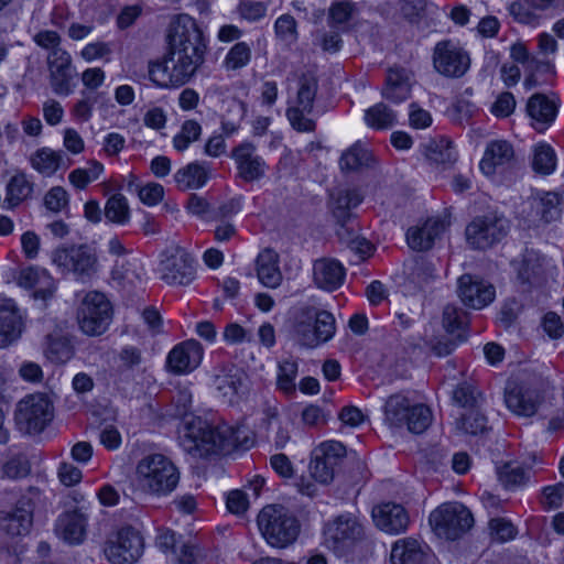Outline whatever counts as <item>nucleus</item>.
<instances>
[{"label": "nucleus", "instance_id": "0eeeda50", "mask_svg": "<svg viewBox=\"0 0 564 564\" xmlns=\"http://www.w3.org/2000/svg\"><path fill=\"white\" fill-rule=\"evenodd\" d=\"M54 417V405L44 393H33L21 399L15 406L14 423L22 434L42 433Z\"/></svg>", "mask_w": 564, "mask_h": 564}, {"label": "nucleus", "instance_id": "412c9836", "mask_svg": "<svg viewBox=\"0 0 564 564\" xmlns=\"http://www.w3.org/2000/svg\"><path fill=\"white\" fill-rule=\"evenodd\" d=\"M203 358V347L194 339L176 345L167 355L166 366L176 375L186 373L197 368Z\"/></svg>", "mask_w": 564, "mask_h": 564}, {"label": "nucleus", "instance_id": "e2e57ef3", "mask_svg": "<svg viewBox=\"0 0 564 564\" xmlns=\"http://www.w3.org/2000/svg\"><path fill=\"white\" fill-rule=\"evenodd\" d=\"M564 498V484L558 482L547 486L542 491L541 503L544 509H557L562 506Z\"/></svg>", "mask_w": 564, "mask_h": 564}, {"label": "nucleus", "instance_id": "6e6d98bb", "mask_svg": "<svg viewBox=\"0 0 564 564\" xmlns=\"http://www.w3.org/2000/svg\"><path fill=\"white\" fill-rule=\"evenodd\" d=\"M532 167L541 174H550L555 169V153L550 145H536L532 160Z\"/></svg>", "mask_w": 564, "mask_h": 564}, {"label": "nucleus", "instance_id": "423d86ee", "mask_svg": "<svg viewBox=\"0 0 564 564\" xmlns=\"http://www.w3.org/2000/svg\"><path fill=\"white\" fill-rule=\"evenodd\" d=\"M324 544L337 557L348 558L365 539V528L358 517L343 513L324 527Z\"/></svg>", "mask_w": 564, "mask_h": 564}, {"label": "nucleus", "instance_id": "c03bdc74", "mask_svg": "<svg viewBox=\"0 0 564 564\" xmlns=\"http://www.w3.org/2000/svg\"><path fill=\"white\" fill-rule=\"evenodd\" d=\"M104 214L113 224H128L130 220V207L127 198L120 193L113 194L107 199Z\"/></svg>", "mask_w": 564, "mask_h": 564}, {"label": "nucleus", "instance_id": "cd10ccee", "mask_svg": "<svg viewBox=\"0 0 564 564\" xmlns=\"http://www.w3.org/2000/svg\"><path fill=\"white\" fill-rule=\"evenodd\" d=\"M87 519L78 510L61 514L56 521L55 531L57 535L69 544L80 543L86 534Z\"/></svg>", "mask_w": 564, "mask_h": 564}, {"label": "nucleus", "instance_id": "69168bd1", "mask_svg": "<svg viewBox=\"0 0 564 564\" xmlns=\"http://www.w3.org/2000/svg\"><path fill=\"white\" fill-rule=\"evenodd\" d=\"M516 104L514 96L509 91H503L491 105L490 111L497 118H507L514 111Z\"/></svg>", "mask_w": 564, "mask_h": 564}, {"label": "nucleus", "instance_id": "7c9ffc66", "mask_svg": "<svg viewBox=\"0 0 564 564\" xmlns=\"http://www.w3.org/2000/svg\"><path fill=\"white\" fill-rule=\"evenodd\" d=\"M505 401L509 410L517 415L532 416L535 414L540 399L535 391L514 386L507 389Z\"/></svg>", "mask_w": 564, "mask_h": 564}, {"label": "nucleus", "instance_id": "7ed1b4c3", "mask_svg": "<svg viewBox=\"0 0 564 564\" xmlns=\"http://www.w3.org/2000/svg\"><path fill=\"white\" fill-rule=\"evenodd\" d=\"M181 473L164 454L150 453L140 458L134 469L138 489L149 496L166 497L178 486Z\"/></svg>", "mask_w": 564, "mask_h": 564}, {"label": "nucleus", "instance_id": "4c0bfd02", "mask_svg": "<svg viewBox=\"0 0 564 564\" xmlns=\"http://www.w3.org/2000/svg\"><path fill=\"white\" fill-rule=\"evenodd\" d=\"M31 164L41 174L50 176L65 165V155L62 151L42 148L31 156Z\"/></svg>", "mask_w": 564, "mask_h": 564}, {"label": "nucleus", "instance_id": "c9c22d12", "mask_svg": "<svg viewBox=\"0 0 564 564\" xmlns=\"http://www.w3.org/2000/svg\"><path fill=\"white\" fill-rule=\"evenodd\" d=\"M425 558L426 553L421 544L413 539L398 540L390 554L392 564H424Z\"/></svg>", "mask_w": 564, "mask_h": 564}, {"label": "nucleus", "instance_id": "4d7b16f0", "mask_svg": "<svg viewBox=\"0 0 564 564\" xmlns=\"http://www.w3.org/2000/svg\"><path fill=\"white\" fill-rule=\"evenodd\" d=\"M468 324L466 312L455 305H446L443 311V326L448 333L462 330Z\"/></svg>", "mask_w": 564, "mask_h": 564}, {"label": "nucleus", "instance_id": "09e8293b", "mask_svg": "<svg viewBox=\"0 0 564 564\" xmlns=\"http://www.w3.org/2000/svg\"><path fill=\"white\" fill-rule=\"evenodd\" d=\"M44 354L48 360L55 364H65L73 356L69 343L63 337L46 336Z\"/></svg>", "mask_w": 564, "mask_h": 564}, {"label": "nucleus", "instance_id": "20e7f679", "mask_svg": "<svg viewBox=\"0 0 564 564\" xmlns=\"http://www.w3.org/2000/svg\"><path fill=\"white\" fill-rule=\"evenodd\" d=\"M257 524L265 542L276 549L292 545L301 532L297 517L282 505L264 506L257 517Z\"/></svg>", "mask_w": 564, "mask_h": 564}, {"label": "nucleus", "instance_id": "aec40b11", "mask_svg": "<svg viewBox=\"0 0 564 564\" xmlns=\"http://www.w3.org/2000/svg\"><path fill=\"white\" fill-rule=\"evenodd\" d=\"M458 295L465 305L480 310L495 300L496 290L481 279L464 274L458 279Z\"/></svg>", "mask_w": 564, "mask_h": 564}, {"label": "nucleus", "instance_id": "4be33fe9", "mask_svg": "<svg viewBox=\"0 0 564 564\" xmlns=\"http://www.w3.org/2000/svg\"><path fill=\"white\" fill-rule=\"evenodd\" d=\"M372 518L380 530L392 534L405 531L410 522L406 510L401 505L392 502L373 508Z\"/></svg>", "mask_w": 564, "mask_h": 564}, {"label": "nucleus", "instance_id": "8fccbe9b", "mask_svg": "<svg viewBox=\"0 0 564 564\" xmlns=\"http://www.w3.org/2000/svg\"><path fill=\"white\" fill-rule=\"evenodd\" d=\"M251 56V46L246 42H237L228 51L224 59V67L227 70L241 69L250 63Z\"/></svg>", "mask_w": 564, "mask_h": 564}, {"label": "nucleus", "instance_id": "de8ad7c7", "mask_svg": "<svg viewBox=\"0 0 564 564\" xmlns=\"http://www.w3.org/2000/svg\"><path fill=\"white\" fill-rule=\"evenodd\" d=\"M297 361L292 358L283 359L278 366V388L285 394H293L296 390Z\"/></svg>", "mask_w": 564, "mask_h": 564}, {"label": "nucleus", "instance_id": "1a4fd4ad", "mask_svg": "<svg viewBox=\"0 0 564 564\" xmlns=\"http://www.w3.org/2000/svg\"><path fill=\"white\" fill-rule=\"evenodd\" d=\"M429 521L438 536L456 540L473 527L474 517L463 503L447 502L433 510Z\"/></svg>", "mask_w": 564, "mask_h": 564}, {"label": "nucleus", "instance_id": "3c124183", "mask_svg": "<svg viewBox=\"0 0 564 564\" xmlns=\"http://www.w3.org/2000/svg\"><path fill=\"white\" fill-rule=\"evenodd\" d=\"M432 422V412L429 406L424 404H413L406 416L409 431L420 434L424 432Z\"/></svg>", "mask_w": 564, "mask_h": 564}, {"label": "nucleus", "instance_id": "39448f33", "mask_svg": "<svg viewBox=\"0 0 564 564\" xmlns=\"http://www.w3.org/2000/svg\"><path fill=\"white\" fill-rule=\"evenodd\" d=\"M335 332V317L332 313L308 305L296 311L292 334L299 345L307 348L317 347L333 338Z\"/></svg>", "mask_w": 564, "mask_h": 564}, {"label": "nucleus", "instance_id": "79ce46f5", "mask_svg": "<svg viewBox=\"0 0 564 564\" xmlns=\"http://www.w3.org/2000/svg\"><path fill=\"white\" fill-rule=\"evenodd\" d=\"M452 400L456 405L467 411L481 406L482 394L473 383L464 381L453 390Z\"/></svg>", "mask_w": 564, "mask_h": 564}, {"label": "nucleus", "instance_id": "ea45409f", "mask_svg": "<svg viewBox=\"0 0 564 564\" xmlns=\"http://www.w3.org/2000/svg\"><path fill=\"white\" fill-rule=\"evenodd\" d=\"M426 159L434 164H452L456 161V151L447 139L432 140L425 145Z\"/></svg>", "mask_w": 564, "mask_h": 564}, {"label": "nucleus", "instance_id": "49530a36", "mask_svg": "<svg viewBox=\"0 0 564 564\" xmlns=\"http://www.w3.org/2000/svg\"><path fill=\"white\" fill-rule=\"evenodd\" d=\"M371 161V153L359 144H354L346 150L339 160L343 171H357L362 166H368Z\"/></svg>", "mask_w": 564, "mask_h": 564}, {"label": "nucleus", "instance_id": "393cba45", "mask_svg": "<svg viewBox=\"0 0 564 564\" xmlns=\"http://www.w3.org/2000/svg\"><path fill=\"white\" fill-rule=\"evenodd\" d=\"M22 317L12 300L0 302V348L10 346L22 334Z\"/></svg>", "mask_w": 564, "mask_h": 564}, {"label": "nucleus", "instance_id": "5701e85b", "mask_svg": "<svg viewBox=\"0 0 564 564\" xmlns=\"http://www.w3.org/2000/svg\"><path fill=\"white\" fill-rule=\"evenodd\" d=\"M345 275V268L335 259L322 258L313 264V281L318 289L335 291L344 283Z\"/></svg>", "mask_w": 564, "mask_h": 564}, {"label": "nucleus", "instance_id": "052dcab7", "mask_svg": "<svg viewBox=\"0 0 564 564\" xmlns=\"http://www.w3.org/2000/svg\"><path fill=\"white\" fill-rule=\"evenodd\" d=\"M541 215L542 218L546 221L556 220L561 215V197L553 192L545 193L541 199Z\"/></svg>", "mask_w": 564, "mask_h": 564}, {"label": "nucleus", "instance_id": "f03ea898", "mask_svg": "<svg viewBox=\"0 0 564 564\" xmlns=\"http://www.w3.org/2000/svg\"><path fill=\"white\" fill-rule=\"evenodd\" d=\"M240 429H232L226 424L212 425L200 417H193L186 423L181 445L187 453L206 457L213 454L228 453L237 446L249 447L252 441L240 438Z\"/></svg>", "mask_w": 564, "mask_h": 564}, {"label": "nucleus", "instance_id": "4468645a", "mask_svg": "<svg viewBox=\"0 0 564 564\" xmlns=\"http://www.w3.org/2000/svg\"><path fill=\"white\" fill-rule=\"evenodd\" d=\"M509 221L502 215L489 213L475 217L466 227L468 245L474 249H487L507 236Z\"/></svg>", "mask_w": 564, "mask_h": 564}, {"label": "nucleus", "instance_id": "774afa93", "mask_svg": "<svg viewBox=\"0 0 564 564\" xmlns=\"http://www.w3.org/2000/svg\"><path fill=\"white\" fill-rule=\"evenodd\" d=\"M67 204V192L61 186L52 187L44 197L45 207L53 213L61 212Z\"/></svg>", "mask_w": 564, "mask_h": 564}, {"label": "nucleus", "instance_id": "9d476101", "mask_svg": "<svg viewBox=\"0 0 564 564\" xmlns=\"http://www.w3.org/2000/svg\"><path fill=\"white\" fill-rule=\"evenodd\" d=\"M76 318L84 334L100 336L108 329L111 323V304L105 294L97 291L88 292L77 308Z\"/></svg>", "mask_w": 564, "mask_h": 564}, {"label": "nucleus", "instance_id": "ddd939ff", "mask_svg": "<svg viewBox=\"0 0 564 564\" xmlns=\"http://www.w3.org/2000/svg\"><path fill=\"white\" fill-rule=\"evenodd\" d=\"M434 70L449 79L464 77L470 68L469 53L452 40H443L435 44L432 52Z\"/></svg>", "mask_w": 564, "mask_h": 564}, {"label": "nucleus", "instance_id": "a211bd4d", "mask_svg": "<svg viewBox=\"0 0 564 564\" xmlns=\"http://www.w3.org/2000/svg\"><path fill=\"white\" fill-rule=\"evenodd\" d=\"M51 86L57 95L67 96L73 93L74 68L72 57L65 50L51 51L47 56Z\"/></svg>", "mask_w": 564, "mask_h": 564}, {"label": "nucleus", "instance_id": "e433bc0d", "mask_svg": "<svg viewBox=\"0 0 564 564\" xmlns=\"http://www.w3.org/2000/svg\"><path fill=\"white\" fill-rule=\"evenodd\" d=\"M33 193V183L29 181L24 173H17L10 177L6 186L4 204L7 208L18 207L20 204L31 198Z\"/></svg>", "mask_w": 564, "mask_h": 564}, {"label": "nucleus", "instance_id": "a878e982", "mask_svg": "<svg viewBox=\"0 0 564 564\" xmlns=\"http://www.w3.org/2000/svg\"><path fill=\"white\" fill-rule=\"evenodd\" d=\"M364 200V196L357 188L340 189L333 195L332 210L334 217L340 224L338 236L340 239L345 238V235L350 236L346 223L350 219L352 208H356Z\"/></svg>", "mask_w": 564, "mask_h": 564}, {"label": "nucleus", "instance_id": "f704fd0d", "mask_svg": "<svg viewBox=\"0 0 564 564\" xmlns=\"http://www.w3.org/2000/svg\"><path fill=\"white\" fill-rule=\"evenodd\" d=\"M527 112L534 121L535 130L542 132L555 119L556 107L545 96L535 94L528 101Z\"/></svg>", "mask_w": 564, "mask_h": 564}, {"label": "nucleus", "instance_id": "58836bf2", "mask_svg": "<svg viewBox=\"0 0 564 564\" xmlns=\"http://www.w3.org/2000/svg\"><path fill=\"white\" fill-rule=\"evenodd\" d=\"M413 406L410 400L401 393L392 394L384 405V419L391 426L401 427L406 423L409 411Z\"/></svg>", "mask_w": 564, "mask_h": 564}, {"label": "nucleus", "instance_id": "0e129e2a", "mask_svg": "<svg viewBox=\"0 0 564 564\" xmlns=\"http://www.w3.org/2000/svg\"><path fill=\"white\" fill-rule=\"evenodd\" d=\"M2 473L10 479L23 478L30 473L29 462L22 456H14L3 465Z\"/></svg>", "mask_w": 564, "mask_h": 564}, {"label": "nucleus", "instance_id": "c85d7f7f", "mask_svg": "<svg viewBox=\"0 0 564 564\" xmlns=\"http://www.w3.org/2000/svg\"><path fill=\"white\" fill-rule=\"evenodd\" d=\"M18 284L25 289H34V297L46 300L54 291L53 279L44 269L30 265L20 270Z\"/></svg>", "mask_w": 564, "mask_h": 564}, {"label": "nucleus", "instance_id": "bf43d9fd", "mask_svg": "<svg viewBox=\"0 0 564 564\" xmlns=\"http://www.w3.org/2000/svg\"><path fill=\"white\" fill-rule=\"evenodd\" d=\"M489 529L492 539L498 542L513 540L518 533L516 527L503 518H494L489 521Z\"/></svg>", "mask_w": 564, "mask_h": 564}, {"label": "nucleus", "instance_id": "f3484780", "mask_svg": "<svg viewBox=\"0 0 564 564\" xmlns=\"http://www.w3.org/2000/svg\"><path fill=\"white\" fill-rule=\"evenodd\" d=\"M231 158L236 164L237 176L246 183L259 181L267 173L268 165L251 142H242L235 147Z\"/></svg>", "mask_w": 564, "mask_h": 564}, {"label": "nucleus", "instance_id": "72a5a7b5", "mask_svg": "<svg viewBox=\"0 0 564 564\" xmlns=\"http://www.w3.org/2000/svg\"><path fill=\"white\" fill-rule=\"evenodd\" d=\"M257 274L259 281L267 288H278L282 282L279 268V256L272 249H264L257 258Z\"/></svg>", "mask_w": 564, "mask_h": 564}, {"label": "nucleus", "instance_id": "2f4dec72", "mask_svg": "<svg viewBox=\"0 0 564 564\" xmlns=\"http://www.w3.org/2000/svg\"><path fill=\"white\" fill-rule=\"evenodd\" d=\"M410 72L400 66L389 68L382 96L392 102H401L410 96Z\"/></svg>", "mask_w": 564, "mask_h": 564}, {"label": "nucleus", "instance_id": "13d9d810", "mask_svg": "<svg viewBox=\"0 0 564 564\" xmlns=\"http://www.w3.org/2000/svg\"><path fill=\"white\" fill-rule=\"evenodd\" d=\"M499 480L506 488H514L523 485L528 475L527 471L518 465L506 464L498 469Z\"/></svg>", "mask_w": 564, "mask_h": 564}, {"label": "nucleus", "instance_id": "bb28decb", "mask_svg": "<svg viewBox=\"0 0 564 564\" xmlns=\"http://www.w3.org/2000/svg\"><path fill=\"white\" fill-rule=\"evenodd\" d=\"M545 273V258L533 249H527L518 267V280L524 290L539 285Z\"/></svg>", "mask_w": 564, "mask_h": 564}, {"label": "nucleus", "instance_id": "603ef678", "mask_svg": "<svg viewBox=\"0 0 564 564\" xmlns=\"http://www.w3.org/2000/svg\"><path fill=\"white\" fill-rule=\"evenodd\" d=\"M104 171V165L98 161H90L86 169H75L68 175L69 182L79 189L85 188L90 182L96 181Z\"/></svg>", "mask_w": 564, "mask_h": 564}, {"label": "nucleus", "instance_id": "9b49d317", "mask_svg": "<svg viewBox=\"0 0 564 564\" xmlns=\"http://www.w3.org/2000/svg\"><path fill=\"white\" fill-rule=\"evenodd\" d=\"M52 261L63 273H73L82 280L98 271L96 249L87 243L59 247L52 252Z\"/></svg>", "mask_w": 564, "mask_h": 564}, {"label": "nucleus", "instance_id": "c756f323", "mask_svg": "<svg viewBox=\"0 0 564 564\" xmlns=\"http://www.w3.org/2000/svg\"><path fill=\"white\" fill-rule=\"evenodd\" d=\"M445 227L446 224L442 219H429L422 227L410 228L406 232L409 247L417 251L430 249Z\"/></svg>", "mask_w": 564, "mask_h": 564}, {"label": "nucleus", "instance_id": "680f3d73", "mask_svg": "<svg viewBox=\"0 0 564 564\" xmlns=\"http://www.w3.org/2000/svg\"><path fill=\"white\" fill-rule=\"evenodd\" d=\"M237 11L240 18L249 22H256L265 15L267 6L260 1L243 0L240 1Z\"/></svg>", "mask_w": 564, "mask_h": 564}, {"label": "nucleus", "instance_id": "473e14b6", "mask_svg": "<svg viewBox=\"0 0 564 564\" xmlns=\"http://www.w3.org/2000/svg\"><path fill=\"white\" fill-rule=\"evenodd\" d=\"M209 174L208 163L192 162L174 174V182L181 191L198 189L207 183Z\"/></svg>", "mask_w": 564, "mask_h": 564}, {"label": "nucleus", "instance_id": "6e6552de", "mask_svg": "<svg viewBox=\"0 0 564 564\" xmlns=\"http://www.w3.org/2000/svg\"><path fill=\"white\" fill-rule=\"evenodd\" d=\"M318 90V82L311 73L302 74L299 78L296 97L286 108V118L297 132H314L316 121L311 117Z\"/></svg>", "mask_w": 564, "mask_h": 564}, {"label": "nucleus", "instance_id": "338daca9", "mask_svg": "<svg viewBox=\"0 0 564 564\" xmlns=\"http://www.w3.org/2000/svg\"><path fill=\"white\" fill-rule=\"evenodd\" d=\"M310 471L312 477L321 484H329L335 476L336 470L330 467L325 460L321 459L314 454V458L310 464Z\"/></svg>", "mask_w": 564, "mask_h": 564}, {"label": "nucleus", "instance_id": "f257e3e1", "mask_svg": "<svg viewBox=\"0 0 564 564\" xmlns=\"http://www.w3.org/2000/svg\"><path fill=\"white\" fill-rule=\"evenodd\" d=\"M169 51L162 61L149 64V77L159 87H181L188 83L205 59L206 44L195 19L175 15L169 26Z\"/></svg>", "mask_w": 564, "mask_h": 564}, {"label": "nucleus", "instance_id": "2eb2a0df", "mask_svg": "<svg viewBox=\"0 0 564 564\" xmlns=\"http://www.w3.org/2000/svg\"><path fill=\"white\" fill-rule=\"evenodd\" d=\"M143 551V540L132 527H123L111 534L105 544V555L113 564H132Z\"/></svg>", "mask_w": 564, "mask_h": 564}, {"label": "nucleus", "instance_id": "f8f14e48", "mask_svg": "<svg viewBox=\"0 0 564 564\" xmlns=\"http://www.w3.org/2000/svg\"><path fill=\"white\" fill-rule=\"evenodd\" d=\"M41 502V490L29 487L12 510L0 513V528L11 536L26 535L33 524L34 510Z\"/></svg>", "mask_w": 564, "mask_h": 564}, {"label": "nucleus", "instance_id": "864d4df0", "mask_svg": "<svg viewBox=\"0 0 564 564\" xmlns=\"http://www.w3.org/2000/svg\"><path fill=\"white\" fill-rule=\"evenodd\" d=\"M276 39L286 46L297 41V23L291 14H282L274 23Z\"/></svg>", "mask_w": 564, "mask_h": 564}, {"label": "nucleus", "instance_id": "a19ab883", "mask_svg": "<svg viewBox=\"0 0 564 564\" xmlns=\"http://www.w3.org/2000/svg\"><path fill=\"white\" fill-rule=\"evenodd\" d=\"M456 429L470 435H478L487 431V416L482 413L481 406L465 411L456 420Z\"/></svg>", "mask_w": 564, "mask_h": 564}, {"label": "nucleus", "instance_id": "5fc2aeb1", "mask_svg": "<svg viewBox=\"0 0 564 564\" xmlns=\"http://www.w3.org/2000/svg\"><path fill=\"white\" fill-rule=\"evenodd\" d=\"M202 133L200 124L195 120H186L181 127V131L173 138L174 148L183 152L189 144L196 141Z\"/></svg>", "mask_w": 564, "mask_h": 564}, {"label": "nucleus", "instance_id": "b1692460", "mask_svg": "<svg viewBox=\"0 0 564 564\" xmlns=\"http://www.w3.org/2000/svg\"><path fill=\"white\" fill-rule=\"evenodd\" d=\"M243 381V371L232 364H224L215 369L214 386L229 403L235 402Z\"/></svg>", "mask_w": 564, "mask_h": 564}, {"label": "nucleus", "instance_id": "dca6fc26", "mask_svg": "<svg viewBox=\"0 0 564 564\" xmlns=\"http://www.w3.org/2000/svg\"><path fill=\"white\" fill-rule=\"evenodd\" d=\"M159 272L169 285H187L195 276L194 259L181 247L169 248L162 253Z\"/></svg>", "mask_w": 564, "mask_h": 564}, {"label": "nucleus", "instance_id": "6ab92c4d", "mask_svg": "<svg viewBox=\"0 0 564 564\" xmlns=\"http://www.w3.org/2000/svg\"><path fill=\"white\" fill-rule=\"evenodd\" d=\"M514 164L516 154L512 144L506 140H492L485 149L479 169L485 175L491 176L513 167Z\"/></svg>", "mask_w": 564, "mask_h": 564}, {"label": "nucleus", "instance_id": "37998d69", "mask_svg": "<svg viewBox=\"0 0 564 564\" xmlns=\"http://www.w3.org/2000/svg\"><path fill=\"white\" fill-rule=\"evenodd\" d=\"M358 8L351 1H338L328 10V23L332 28L346 30L349 22L357 15Z\"/></svg>", "mask_w": 564, "mask_h": 564}, {"label": "nucleus", "instance_id": "a18cd8bd", "mask_svg": "<svg viewBox=\"0 0 564 564\" xmlns=\"http://www.w3.org/2000/svg\"><path fill=\"white\" fill-rule=\"evenodd\" d=\"M366 123L373 129H389L397 121V116L387 105L379 102L366 110Z\"/></svg>", "mask_w": 564, "mask_h": 564}]
</instances>
